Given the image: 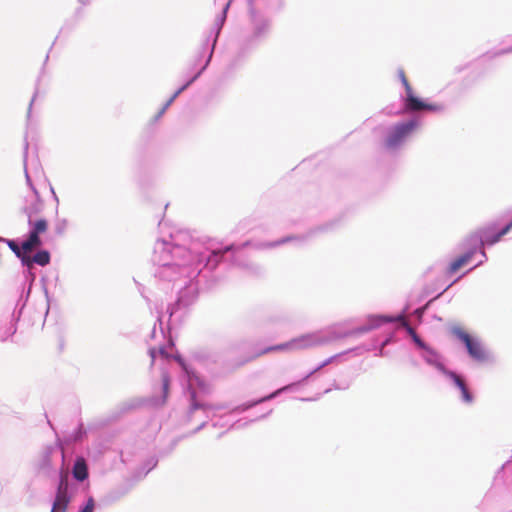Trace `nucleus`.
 Here are the masks:
<instances>
[{
	"label": "nucleus",
	"instance_id": "obj_1",
	"mask_svg": "<svg viewBox=\"0 0 512 512\" xmlns=\"http://www.w3.org/2000/svg\"><path fill=\"white\" fill-rule=\"evenodd\" d=\"M152 259L159 266L158 276L168 281L194 276L203 261L200 255H194L190 250L165 240L155 243Z\"/></svg>",
	"mask_w": 512,
	"mask_h": 512
},
{
	"label": "nucleus",
	"instance_id": "obj_2",
	"mask_svg": "<svg viewBox=\"0 0 512 512\" xmlns=\"http://www.w3.org/2000/svg\"><path fill=\"white\" fill-rule=\"evenodd\" d=\"M347 332H336L335 329H328L301 335L286 343L271 346L261 351L257 355H262L271 351H297L312 348L318 345L328 343L334 339L347 336Z\"/></svg>",
	"mask_w": 512,
	"mask_h": 512
},
{
	"label": "nucleus",
	"instance_id": "obj_3",
	"mask_svg": "<svg viewBox=\"0 0 512 512\" xmlns=\"http://www.w3.org/2000/svg\"><path fill=\"white\" fill-rule=\"evenodd\" d=\"M424 350H425V353H424L423 357L426 360V362L431 365H435L439 370L443 371L453 381L454 385L460 390L461 395H462V400L465 403H471L473 398H472V395L470 394L464 380L456 373L451 372V371H446L443 368L442 364L440 363L439 357L436 353H434L433 351H431L427 348Z\"/></svg>",
	"mask_w": 512,
	"mask_h": 512
},
{
	"label": "nucleus",
	"instance_id": "obj_4",
	"mask_svg": "<svg viewBox=\"0 0 512 512\" xmlns=\"http://www.w3.org/2000/svg\"><path fill=\"white\" fill-rule=\"evenodd\" d=\"M399 321L402 326H404L407 332L411 335L414 342L422 349H426L424 342L417 336L413 328H411L408 323L404 320L403 315H398L396 317H384V316H371L368 319V325L361 327L358 329V332H367L373 328L379 327L384 322H393Z\"/></svg>",
	"mask_w": 512,
	"mask_h": 512
},
{
	"label": "nucleus",
	"instance_id": "obj_5",
	"mask_svg": "<svg viewBox=\"0 0 512 512\" xmlns=\"http://www.w3.org/2000/svg\"><path fill=\"white\" fill-rule=\"evenodd\" d=\"M418 126V122L416 120H410L406 123H401L396 125L389 132L386 145L389 148H396L401 145L407 137L412 133V131Z\"/></svg>",
	"mask_w": 512,
	"mask_h": 512
},
{
	"label": "nucleus",
	"instance_id": "obj_6",
	"mask_svg": "<svg viewBox=\"0 0 512 512\" xmlns=\"http://www.w3.org/2000/svg\"><path fill=\"white\" fill-rule=\"evenodd\" d=\"M400 79L406 89L405 97V109L407 111H418V110H439L440 108L434 105L425 104L421 99L415 97L412 93V89L405 77L402 70L399 71Z\"/></svg>",
	"mask_w": 512,
	"mask_h": 512
},
{
	"label": "nucleus",
	"instance_id": "obj_7",
	"mask_svg": "<svg viewBox=\"0 0 512 512\" xmlns=\"http://www.w3.org/2000/svg\"><path fill=\"white\" fill-rule=\"evenodd\" d=\"M29 226L30 233L29 238L22 243V249L24 251H31L35 247L41 244L39 234L47 230V221L45 219H39L33 221L31 215H29Z\"/></svg>",
	"mask_w": 512,
	"mask_h": 512
},
{
	"label": "nucleus",
	"instance_id": "obj_8",
	"mask_svg": "<svg viewBox=\"0 0 512 512\" xmlns=\"http://www.w3.org/2000/svg\"><path fill=\"white\" fill-rule=\"evenodd\" d=\"M71 501V496L68 492V480L66 476H61L57 488L55 500L53 502L54 510L66 512L67 507Z\"/></svg>",
	"mask_w": 512,
	"mask_h": 512
},
{
	"label": "nucleus",
	"instance_id": "obj_9",
	"mask_svg": "<svg viewBox=\"0 0 512 512\" xmlns=\"http://www.w3.org/2000/svg\"><path fill=\"white\" fill-rule=\"evenodd\" d=\"M451 333L466 347L470 356L475 359L480 358L478 344L467 332L462 328L455 326L451 328Z\"/></svg>",
	"mask_w": 512,
	"mask_h": 512
},
{
	"label": "nucleus",
	"instance_id": "obj_10",
	"mask_svg": "<svg viewBox=\"0 0 512 512\" xmlns=\"http://www.w3.org/2000/svg\"><path fill=\"white\" fill-rule=\"evenodd\" d=\"M175 358H176L178 363L182 366V368L184 369V371L187 374V377H188V387L191 390V397L194 400L195 396H196L195 386H198V387L202 388L203 387V382L201 381V379L194 372L190 371L187 368V366L185 365V363L183 362V360L179 356H176ZM198 408H199L198 404L193 401L192 409H198Z\"/></svg>",
	"mask_w": 512,
	"mask_h": 512
},
{
	"label": "nucleus",
	"instance_id": "obj_11",
	"mask_svg": "<svg viewBox=\"0 0 512 512\" xmlns=\"http://www.w3.org/2000/svg\"><path fill=\"white\" fill-rule=\"evenodd\" d=\"M476 250H477V248L474 247V248L470 249L468 252H466L465 254H463L462 256H460L459 258H457L456 260H454L450 264L449 273L454 274L461 267L467 265L470 262L472 256L476 253Z\"/></svg>",
	"mask_w": 512,
	"mask_h": 512
},
{
	"label": "nucleus",
	"instance_id": "obj_12",
	"mask_svg": "<svg viewBox=\"0 0 512 512\" xmlns=\"http://www.w3.org/2000/svg\"><path fill=\"white\" fill-rule=\"evenodd\" d=\"M73 476L78 481H84L88 477L87 465L83 458H78L73 466Z\"/></svg>",
	"mask_w": 512,
	"mask_h": 512
},
{
	"label": "nucleus",
	"instance_id": "obj_13",
	"mask_svg": "<svg viewBox=\"0 0 512 512\" xmlns=\"http://www.w3.org/2000/svg\"><path fill=\"white\" fill-rule=\"evenodd\" d=\"M49 260H50V256H49V253L47 251H39L37 252L32 259L30 258H27V257H23L22 258V262L23 264L27 265V266H30V264L32 262L38 264V265H41V266H45L49 263Z\"/></svg>",
	"mask_w": 512,
	"mask_h": 512
},
{
	"label": "nucleus",
	"instance_id": "obj_14",
	"mask_svg": "<svg viewBox=\"0 0 512 512\" xmlns=\"http://www.w3.org/2000/svg\"><path fill=\"white\" fill-rule=\"evenodd\" d=\"M233 246H227L224 250H215L211 253V255L208 257L206 266H209L211 269L215 268L219 262V258L225 253L230 250H233Z\"/></svg>",
	"mask_w": 512,
	"mask_h": 512
},
{
	"label": "nucleus",
	"instance_id": "obj_15",
	"mask_svg": "<svg viewBox=\"0 0 512 512\" xmlns=\"http://www.w3.org/2000/svg\"><path fill=\"white\" fill-rule=\"evenodd\" d=\"M295 385H296V384H289V385H286V386H284V387H282V388H280V389L276 390L275 392L271 393L270 395L265 396V397H263V398H261V399H259V400L255 401V402L250 403L249 405L244 406V407L242 408V410H246V409H248V408H250V407H252V406H254V405L258 404V403H261V402H264V401H267V400L273 399V398H275L277 395L281 394L282 392H284V391H289V390H290L292 387H294Z\"/></svg>",
	"mask_w": 512,
	"mask_h": 512
},
{
	"label": "nucleus",
	"instance_id": "obj_16",
	"mask_svg": "<svg viewBox=\"0 0 512 512\" xmlns=\"http://www.w3.org/2000/svg\"><path fill=\"white\" fill-rule=\"evenodd\" d=\"M198 75L193 77L191 80H189L186 84H184L182 87H180L173 95L172 97L166 102L162 110L160 111L159 115H162L165 110L174 102V100L197 78Z\"/></svg>",
	"mask_w": 512,
	"mask_h": 512
},
{
	"label": "nucleus",
	"instance_id": "obj_17",
	"mask_svg": "<svg viewBox=\"0 0 512 512\" xmlns=\"http://www.w3.org/2000/svg\"><path fill=\"white\" fill-rule=\"evenodd\" d=\"M511 229H512V221L510 223H508L504 228H502L495 236H493L491 238L489 236H486V242L489 244L496 243L497 241L500 240V238L502 236L507 234Z\"/></svg>",
	"mask_w": 512,
	"mask_h": 512
},
{
	"label": "nucleus",
	"instance_id": "obj_18",
	"mask_svg": "<svg viewBox=\"0 0 512 512\" xmlns=\"http://www.w3.org/2000/svg\"><path fill=\"white\" fill-rule=\"evenodd\" d=\"M162 382H163V398L161 400V404H164L168 395V389H169V377L167 374H163L162 376Z\"/></svg>",
	"mask_w": 512,
	"mask_h": 512
},
{
	"label": "nucleus",
	"instance_id": "obj_19",
	"mask_svg": "<svg viewBox=\"0 0 512 512\" xmlns=\"http://www.w3.org/2000/svg\"><path fill=\"white\" fill-rule=\"evenodd\" d=\"M229 6H230V1L225 5V7L223 8L222 14L216 20V25L218 26V31L221 29L222 25L225 22L226 13H227Z\"/></svg>",
	"mask_w": 512,
	"mask_h": 512
},
{
	"label": "nucleus",
	"instance_id": "obj_20",
	"mask_svg": "<svg viewBox=\"0 0 512 512\" xmlns=\"http://www.w3.org/2000/svg\"><path fill=\"white\" fill-rule=\"evenodd\" d=\"M5 242L8 244V246L16 254L17 257L23 258L20 247L14 241L5 239Z\"/></svg>",
	"mask_w": 512,
	"mask_h": 512
},
{
	"label": "nucleus",
	"instance_id": "obj_21",
	"mask_svg": "<svg viewBox=\"0 0 512 512\" xmlns=\"http://www.w3.org/2000/svg\"><path fill=\"white\" fill-rule=\"evenodd\" d=\"M95 507V502L92 497H90L86 503V505L79 512H93Z\"/></svg>",
	"mask_w": 512,
	"mask_h": 512
},
{
	"label": "nucleus",
	"instance_id": "obj_22",
	"mask_svg": "<svg viewBox=\"0 0 512 512\" xmlns=\"http://www.w3.org/2000/svg\"><path fill=\"white\" fill-rule=\"evenodd\" d=\"M173 343H169L167 346L160 347L158 349L159 355H161L163 358H169L171 355L168 353V349L172 348Z\"/></svg>",
	"mask_w": 512,
	"mask_h": 512
},
{
	"label": "nucleus",
	"instance_id": "obj_23",
	"mask_svg": "<svg viewBox=\"0 0 512 512\" xmlns=\"http://www.w3.org/2000/svg\"><path fill=\"white\" fill-rule=\"evenodd\" d=\"M330 362H331V358L327 359L326 361H324L320 366H318L315 370H313L311 373H309L303 380H301L297 384L304 383L311 375H313L315 372L319 371L321 368H323L324 366H326Z\"/></svg>",
	"mask_w": 512,
	"mask_h": 512
},
{
	"label": "nucleus",
	"instance_id": "obj_24",
	"mask_svg": "<svg viewBox=\"0 0 512 512\" xmlns=\"http://www.w3.org/2000/svg\"><path fill=\"white\" fill-rule=\"evenodd\" d=\"M25 177H26V182L27 184L30 186V188L34 191V193L36 195H38L37 191L35 190L34 186L32 185V182H31V178L29 176V173H28V170H27V167L25 166Z\"/></svg>",
	"mask_w": 512,
	"mask_h": 512
},
{
	"label": "nucleus",
	"instance_id": "obj_25",
	"mask_svg": "<svg viewBox=\"0 0 512 512\" xmlns=\"http://www.w3.org/2000/svg\"><path fill=\"white\" fill-rule=\"evenodd\" d=\"M156 353H157V351H156V349H155V348H150V349H149V355H150V357H151V359H152V363H153V362H154V360L156 359Z\"/></svg>",
	"mask_w": 512,
	"mask_h": 512
},
{
	"label": "nucleus",
	"instance_id": "obj_26",
	"mask_svg": "<svg viewBox=\"0 0 512 512\" xmlns=\"http://www.w3.org/2000/svg\"><path fill=\"white\" fill-rule=\"evenodd\" d=\"M288 240H289L288 238H287V239H283V240H281L280 242H276V243H273V244H268L267 246L272 247V246L278 245V244H280V243H284V242H286V241H288Z\"/></svg>",
	"mask_w": 512,
	"mask_h": 512
},
{
	"label": "nucleus",
	"instance_id": "obj_27",
	"mask_svg": "<svg viewBox=\"0 0 512 512\" xmlns=\"http://www.w3.org/2000/svg\"><path fill=\"white\" fill-rule=\"evenodd\" d=\"M0 242H5V239L0 237Z\"/></svg>",
	"mask_w": 512,
	"mask_h": 512
},
{
	"label": "nucleus",
	"instance_id": "obj_28",
	"mask_svg": "<svg viewBox=\"0 0 512 512\" xmlns=\"http://www.w3.org/2000/svg\"><path fill=\"white\" fill-rule=\"evenodd\" d=\"M32 105H33V101H32V102H30V108H29V110L31 109V106H32Z\"/></svg>",
	"mask_w": 512,
	"mask_h": 512
},
{
	"label": "nucleus",
	"instance_id": "obj_29",
	"mask_svg": "<svg viewBox=\"0 0 512 512\" xmlns=\"http://www.w3.org/2000/svg\"><path fill=\"white\" fill-rule=\"evenodd\" d=\"M57 510H54V507H52V511L51 512H56Z\"/></svg>",
	"mask_w": 512,
	"mask_h": 512
}]
</instances>
